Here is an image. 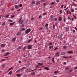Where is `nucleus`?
I'll return each mask as SVG.
<instances>
[{"label": "nucleus", "instance_id": "1", "mask_svg": "<svg viewBox=\"0 0 77 77\" xmlns=\"http://www.w3.org/2000/svg\"><path fill=\"white\" fill-rule=\"evenodd\" d=\"M30 31H31V29H30V28L27 29V30L25 31V34H28Z\"/></svg>", "mask_w": 77, "mask_h": 77}, {"label": "nucleus", "instance_id": "2", "mask_svg": "<svg viewBox=\"0 0 77 77\" xmlns=\"http://www.w3.org/2000/svg\"><path fill=\"white\" fill-rule=\"evenodd\" d=\"M38 65H37L36 66H35V68H39V67H40V65L42 66V65H43V63H41H41H38Z\"/></svg>", "mask_w": 77, "mask_h": 77}, {"label": "nucleus", "instance_id": "3", "mask_svg": "<svg viewBox=\"0 0 77 77\" xmlns=\"http://www.w3.org/2000/svg\"><path fill=\"white\" fill-rule=\"evenodd\" d=\"M32 45H29L27 46V48L29 50H30V49H32Z\"/></svg>", "mask_w": 77, "mask_h": 77}, {"label": "nucleus", "instance_id": "4", "mask_svg": "<svg viewBox=\"0 0 77 77\" xmlns=\"http://www.w3.org/2000/svg\"><path fill=\"white\" fill-rule=\"evenodd\" d=\"M18 22L19 24H22L24 23V21L23 20H19Z\"/></svg>", "mask_w": 77, "mask_h": 77}, {"label": "nucleus", "instance_id": "5", "mask_svg": "<svg viewBox=\"0 0 77 77\" xmlns=\"http://www.w3.org/2000/svg\"><path fill=\"white\" fill-rule=\"evenodd\" d=\"M59 56V53L58 52H57L55 55V56H56V57Z\"/></svg>", "mask_w": 77, "mask_h": 77}, {"label": "nucleus", "instance_id": "6", "mask_svg": "<svg viewBox=\"0 0 77 77\" xmlns=\"http://www.w3.org/2000/svg\"><path fill=\"white\" fill-rule=\"evenodd\" d=\"M30 71V69H25V72H29Z\"/></svg>", "mask_w": 77, "mask_h": 77}, {"label": "nucleus", "instance_id": "7", "mask_svg": "<svg viewBox=\"0 0 77 77\" xmlns=\"http://www.w3.org/2000/svg\"><path fill=\"white\" fill-rule=\"evenodd\" d=\"M16 40V37H14V38L12 39L11 41L12 42H15Z\"/></svg>", "mask_w": 77, "mask_h": 77}, {"label": "nucleus", "instance_id": "8", "mask_svg": "<svg viewBox=\"0 0 77 77\" xmlns=\"http://www.w3.org/2000/svg\"><path fill=\"white\" fill-rule=\"evenodd\" d=\"M53 17H54V15H51L50 16V17L51 20H54V18H53Z\"/></svg>", "mask_w": 77, "mask_h": 77}, {"label": "nucleus", "instance_id": "9", "mask_svg": "<svg viewBox=\"0 0 77 77\" xmlns=\"http://www.w3.org/2000/svg\"><path fill=\"white\" fill-rule=\"evenodd\" d=\"M8 54H9V52H7L5 54H4V56H8Z\"/></svg>", "mask_w": 77, "mask_h": 77}, {"label": "nucleus", "instance_id": "10", "mask_svg": "<svg viewBox=\"0 0 77 77\" xmlns=\"http://www.w3.org/2000/svg\"><path fill=\"white\" fill-rule=\"evenodd\" d=\"M66 30L67 32H68L69 30V27H65Z\"/></svg>", "mask_w": 77, "mask_h": 77}, {"label": "nucleus", "instance_id": "11", "mask_svg": "<svg viewBox=\"0 0 77 77\" xmlns=\"http://www.w3.org/2000/svg\"><path fill=\"white\" fill-rule=\"evenodd\" d=\"M48 24H46L45 25V27L46 29H48Z\"/></svg>", "mask_w": 77, "mask_h": 77}, {"label": "nucleus", "instance_id": "12", "mask_svg": "<svg viewBox=\"0 0 77 77\" xmlns=\"http://www.w3.org/2000/svg\"><path fill=\"white\" fill-rule=\"evenodd\" d=\"M60 72V71L58 70L54 72V74H58V73H59Z\"/></svg>", "mask_w": 77, "mask_h": 77}, {"label": "nucleus", "instance_id": "13", "mask_svg": "<svg viewBox=\"0 0 77 77\" xmlns=\"http://www.w3.org/2000/svg\"><path fill=\"white\" fill-rule=\"evenodd\" d=\"M58 21H61L62 20V17H59V18L58 19Z\"/></svg>", "mask_w": 77, "mask_h": 77}, {"label": "nucleus", "instance_id": "14", "mask_svg": "<svg viewBox=\"0 0 77 77\" xmlns=\"http://www.w3.org/2000/svg\"><path fill=\"white\" fill-rule=\"evenodd\" d=\"M72 5H73V6H75V7H76V6H77V5L76 4H75V3H74V2H72Z\"/></svg>", "mask_w": 77, "mask_h": 77}, {"label": "nucleus", "instance_id": "15", "mask_svg": "<svg viewBox=\"0 0 77 77\" xmlns=\"http://www.w3.org/2000/svg\"><path fill=\"white\" fill-rule=\"evenodd\" d=\"M9 14L6 15L4 17V18H8V17H9Z\"/></svg>", "mask_w": 77, "mask_h": 77}, {"label": "nucleus", "instance_id": "16", "mask_svg": "<svg viewBox=\"0 0 77 77\" xmlns=\"http://www.w3.org/2000/svg\"><path fill=\"white\" fill-rule=\"evenodd\" d=\"M40 4V2L39 1H38L36 3V5H38Z\"/></svg>", "mask_w": 77, "mask_h": 77}, {"label": "nucleus", "instance_id": "17", "mask_svg": "<svg viewBox=\"0 0 77 77\" xmlns=\"http://www.w3.org/2000/svg\"><path fill=\"white\" fill-rule=\"evenodd\" d=\"M26 30V28H22L20 29V31H24Z\"/></svg>", "mask_w": 77, "mask_h": 77}, {"label": "nucleus", "instance_id": "18", "mask_svg": "<svg viewBox=\"0 0 77 77\" xmlns=\"http://www.w3.org/2000/svg\"><path fill=\"white\" fill-rule=\"evenodd\" d=\"M15 8L17 9H19V7H18V6L16 5H15Z\"/></svg>", "mask_w": 77, "mask_h": 77}, {"label": "nucleus", "instance_id": "19", "mask_svg": "<svg viewBox=\"0 0 77 77\" xmlns=\"http://www.w3.org/2000/svg\"><path fill=\"white\" fill-rule=\"evenodd\" d=\"M73 52L72 51H68L67 52L68 53H69V54H71V53H72Z\"/></svg>", "mask_w": 77, "mask_h": 77}, {"label": "nucleus", "instance_id": "20", "mask_svg": "<svg viewBox=\"0 0 77 77\" xmlns=\"http://www.w3.org/2000/svg\"><path fill=\"white\" fill-rule=\"evenodd\" d=\"M45 69H46V70H49V68L48 67H45L44 68Z\"/></svg>", "mask_w": 77, "mask_h": 77}, {"label": "nucleus", "instance_id": "21", "mask_svg": "<svg viewBox=\"0 0 77 77\" xmlns=\"http://www.w3.org/2000/svg\"><path fill=\"white\" fill-rule=\"evenodd\" d=\"M15 22H14L13 23H10V26H13V25L14 24V23H15Z\"/></svg>", "mask_w": 77, "mask_h": 77}, {"label": "nucleus", "instance_id": "22", "mask_svg": "<svg viewBox=\"0 0 77 77\" xmlns=\"http://www.w3.org/2000/svg\"><path fill=\"white\" fill-rule=\"evenodd\" d=\"M63 12V11H62V10H60L59 12H60V14H62Z\"/></svg>", "mask_w": 77, "mask_h": 77}, {"label": "nucleus", "instance_id": "23", "mask_svg": "<svg viewBox=\"0 0 77 77\" xmlns=\"http://www.w3.org/2000/svg\"><path fill=\"white\" fill-rule=\"evenodd\" d=\"M65 69L66 71H68V70H69V68L66 67L65 68Z\"/></svg>", "mask_w": 77, "mask_h": 77}, {"label": "nucleus", "instance_id": "24", "mask_svg": "<svg viewBox=\"0 0 77 77\" xmlns=\"http://www.w3.org/2000/svg\"><path fill=\"white\" fill-rule=\"evenodd\" d=\"M12 69H13V67H11L8 70V71H11V70H12Z\"/></svg>", "mask_w": 77, "mask_h": 77}, {"label": "nucleus", "instance_id": "25", "mask_svg": "<svg viewBox=\"0 0 77 77\" xmlns=\"http://www.w3.org/2000/svg\"><path fill=\"white\" fill-rule=\"evenodd\" d=\"M70 11L72 12H74V10L73 8H71L70 9Z\"/></svg>", "mask_w": 77, "mask_h": 77}, {"label": "nucleus", "instance_id": "26", "mask_svg": "<svg viewBox=\"0 0 77 77\" xmlns=\"http://www.w3.org/2000/svg\"><path fill=\"white\" fill-rule=\"evenodd\" d=\"M16 75L17 77H21V74H18Z\"/></svg>", "mask_w": 77, "mask_h": 77}, {"label": "nucleus", "instance_id": "27", "mask_svg": "<svg viewBox=\"0 0 77 77\" xmlns=\"http://www.w3.org/2000/svg\"><path fill=\"white\" fill-rule=\"evenodd\" d=\"M20 34H21V33H20V32H18L17 33L16 35H17V36H18V35H20Z\"/></svg>", "mask_w": 77, "mask_h": 77}, {"label": "nucleus", "instance_id": "28", "mask_svg": "<svg viewBox=\"0 0 77 77\" xmlns=\"http://www.w3.org/2000/svg\"><path fill=\"white\" fill-rule=\"evenodd\" d=\"M65 52H62L61 53V55H65Z\"/></svg>", "mask_w": 77, "mask_h": 77}, {"label": "nucleus", "instance_id": "29", "mask_svg": "<svg viewBox=\"0 0 77 77\" xmlns=\"http://www.w3.org/2000/svg\"><path fill=\"white\" fill-rule=\"evenodd\" d=\"M26 47L25 46L23 49V51H26Z\"/></svg>", "mask_w": 77, "mask_h": 77}, {"label": "nucleus", "instance_id": "30", "mask_svg": "<svg viewBox=\"0 0 77 77\" xmlns=\"http://www.w3.org/2000/svg\"><path fill=\"white\" fill-rule=\"evenodd\" d=\"M8 22H9V23H11V22H13V21L11 20V19L8 20Z\"/></svg>", "mask_w": 77, "mask_h": 77}, {"label": "nucleus", "instance_id": "31", "mask_svg": "<svg viewBox=\"0 0 77 77\" xmlns=\"http://www.w3.org/2000/svg\"><path fill=\"white\" fill-rule=\"evenodd\" d=\"M5 47V45L3 44H1V47L2 48H3V47Z\"/></svg>", "mask_w": 77, "mask_h": 77}, {"label": "nucleus", "instance_id": "32", "mask_svg": "<svg viewBox=\"0 0 77 77\" xmlns=\"http://www.w3.org/2000/svg\"><path fill=\"white\" fill-rule=\"evenodd\" d=\"M35 75V72H32L31 73V75Z\"/></svg>", "mask_w": 77, "mask_h": 77}, {"label": "nucleus", "instance_id": "33", "mask_svg": "<svg viewBox=\"0 0 77 77\" xmlns=\"http://www.w3.org/2000/svg\"><path fill=\"white\" fill-rule=\"evenodd\" d=\"M54 3H55V2H51L50 3V5H54Z\"/></svg>", "mask_w": 77, "mask_h": 77}, {"label": "nucleus", "instance_id": "34", "mask_svg": "<svg viewBox=\"0 0 77 77\" xmlns=\"http://www.w3.org/2000/svg\"><path fill=\"white\" fill-rule=\"evenodd\" d=\"M35 1H32L31 2V4H32V5H34V4H35Z\"/></svg>", "mask_w": 77, "mask_h": 77}, {"label": "nucleus", "instance_id": "35", "mask_svg": "<svg viewBox=\"0 0 77 77\" xmlns=\"http://www.w3.org/2000/svg\"><path fill=\"white\" fill-rule=\"evenodd\" d=\"M21 46H20L17 48V50H19V49H21Z\"/></svg>", "mask_w": 77, "mask_h": 77}, {"label": "nucleus", "instance_id": "36", "mask_svg": "<svg viewBox=\"0 0 77 77\" xmlns=\"http://www.w3.org/2000/svg\"><path fill=\"white\" fill-rule=\"evenodd\" d=\"M12 73V71H10V72H8V74H10V75H11Z\"/></svg>", "mask_w": 77, "mask_h": 77}, {"label": "nucleus", "instance_id": "37", "mask_svg": "<svg viewBox=\"0 0 77 77\" xmlns=\"http://www.w3.org/2000/svg\"><path fill=\"white\" fill-rule=\"evenodd\" d=\"M5 24H6V23L5 22H2V25L3 26H5Z\"/></svg>", "mask_w": 77, "mask_h": 77}, {"label": "nucleus", "instance_id": "38", "mask_svg": "<svg viewBox=\"0 0 77 77\" xmlns=\"http://www.w3.org/2000/svg\"><path fill=\"white\" fill-rule=\"evenodd\" d=\"M63 48L64 49H66V45H64L63 47Z\"/></svg>", "mask_w": 77, "mask_h": 77}, {"label": "nucleus", "instance_id": "39", "mask_svg": "<svg viewBox=\"0 0 77 77\" xmlns=\"http://www.w3.org/2000/svg\"><path fill=\"white\" fill-rule=\"evenodd\" d=\"M68 8H69V7H67L66 8L64 9V10L65 11H66L68 10Z\"/></svg>", "mask_w": 77, "mask_h": 77}, {"label": "nucleus", "instance_id": "40", "mask_svg": "<svg viewBox=\"0 0 77 77\" xmlns=\"http://www.w3.org/2000/svg\"><path fill=\"white\" fill-rule=\"evenodd\" d=\"M49 48L50 49H51V48H53V45H52L51 46H49Z\"/></svg>", "mask_w": 77, "mask_h": 77}, {"label": "nucleus", "instance_id": "41", "mask_svg": "<svg viewBox=\"0 0 77 77\" xmlns=\"http://www.w3.org/2000/svg\"><path fill=\"white\" fill-rule=\"evenodd\" d=\"M25 57H26L27 58L28 57H29V55L28 54H26V55Z\"/></svg>", "mask_w": 77, "mask_h": 77}, {"label": "nucleus", "instance_id": "42", "mask_svg": "<svg viewBox=\"0 0 77 77\" xmlns=\"http://www.w3.org/2000/svg\"><path fill=\"white\" fill-rule=\"evenodd\" d=\"M43 29V27H42L41 26L40 27V30H42Z\"/></svg>", "mask_w": 77, "mask_h": 77}, {"label": "nucleus", "instance_id": "43", "mask_svg": "<svg viewBox=\"0 0 77 77\" xmlns=\"http://www.w3.org/2000/svg\"><path fill=\"white\" fill-rule=\"evenodd\" d=\"M24 24H22L20 25V27H24Z\"/></svg>", "mask_w": 77, "mask_h": 77}, {"label": "nucleus", "instance_id": "44", "mask_svg": "<svg viewBox=\"0 0 77 77\" xmlns=\"http://www.w3.org/2000/svg\"><path fill=\"white\" fill-rule=\"evenodd\" d=\"M22 6H23V5H22V4H20L19 5V7H20V8H21V7H22Z\"/></svg>", "mask_w": 77, "mask_h": 77}, {"label": "nucleus", "instance_id": "45", "mask_svg": "<svg viewBox=\"0 0 77 77\" xmlns=\"http://www.w3.org/2000/svg\"><path fill=\"white\" fill-rule=\"evenodd\" d=\"M63 57L65 59H68V58H69V57Z\"/></svg>", "mask_w": 77, "mask_h": 77}, {"label": "nucleus", "instance_id": "46", "mask_svg": "<svg viewBox=\"0 0 77 77\" xmlns=\"http://www.w3.org/2000/svg\"><path fill=\"white\" fill-rule=\"evenodd\" d=\"M54 20L55 21H57V17H56L55 18Z\"/></svg>", "mask_w": 77, "mask_h": 77}, {"label": "nucleus", "instance_id": "47", "mask_svg": "<svg viewBox=\"0 0 77 77\" xmlns=\"http://www.w3.org/2000/svg\"><path fill=\"white\" fill-rule=\"evenodd\" d=\"M20 71H21V70L20 69H18L16 71V72H18Z\"/></svg>", "mask_w": 77, "mask_h": 77}, {"label": "nucleus", "instance_id": "48", "mask_svg": "<svg viewBox=\"0 0 77 77\" xmlns=\"http://www.w3.org/2000/svg\"><path fill=\"white\" fill-rule=\"evenodd\" d=\"M58 38L59 39H60L61 38V36L60 35H59L58 37Z\"/></svg>", "mask_w": 77, "mask_h": 77}, {"label": "nucleus", "instance_id": "49", "mask_svg": "<svg viewBox=\"0 0 77 77\" xmlns=\"http://www.w3.org/2000/svg\"><path fill=\"white\" fill-rule=\"evenodd\" d=\"M57 49H59V48H58L56 47V48H55L54 49V51H56V50H57Z\"/></svg>", "mask_w": 77, "mask_h": 77}, {"label": "nucleus", "instance_id": "50", "mask_svg": "<svg viewBox=\"0 0 77 77\" xmlns=\"http://www.w3.org/2000/svg\"><path fill=\"white\" fill-rule=\"evenodd\" d=\"M56 2L57 3H59L60 0H56Z\"/></svg>", "mask_w": 77, "mask_h": 77}, {"label": "nucleus", "instance_id": "51", "mask_svg": "<svg viewBox=\"0 0 77 77\" xmlns=\"http://www.w3.org/2000/svg\"><path fill=\"white\" fill-rule=\"evenodd\" d=\"M32 40V39H30L29 40L28 42H27V43H29V42H30V41H31Z\"/></svg>", "mask_w": 77, "mask_h": 77}, {"label": "nucleus", "instance_id": "52", "mask_svg": "<svg viewBox=\"0 0 77 77\" xmlns=\"http://www.w3.org/2000/svg\"><path fill=\"white\" fill-rule=\"evenodd\" d=\"M66 14H67V15H68L69 14V13H68V10H67L66 11Z\"/></svg>", "mask_w": 77, "mask_h": 77}, {"label": "nucleus", "instance_id": "53", "mask_svg": "<svg viewBox=\"0 0 77 77\" xmlns=\"http://www.w3.org/2000/svg\"><path fill=\"white\" fill-rule=\"evenodd\" d=\"M26 69V67H23L20 70H23V69Z\"/></svg>", "mask_w": 77, "mask_h": 77}, {"label": "nucleus", "instance_id": "54", "mask_svg": "<svg viewBox=\"0 0 77 77\" xmlns=\"http://www.w3.org/2000/svg\"><path fill=\"white\" fill-rule=\"evenodd\" d=\"M73 16L75 18V19H77V17L76 16H75V15H73Z\"/></svg>", "mask_w": 77, "mask_h": 77}, {"label": "nucleus", "instance_id": "55", "mask_svg": "<svg viewBox=\"0 0 77 77\" xmlns=\"http://www.w3.org/2000/svg\"><path fill=\"white\" fill-rule=\"evenodd\" d=\"M5 50H2L1 51V52L2 53H4V52H5Z\"/></svg>", "mask_w": 77, "mask_h": 77}, {"label": "nucleus", "instance_id": "56", "mask_svg": "<svg viewBox=\"0 0 77 77\" xmlns=\"http://www.w3.org/2000/svg\"><path fill=\"white\" fill-rule=\"evenodd\" d=\"M43 5L44 6H46L47 5V4H46V3H44L43 4Z\"/></svg>", "mask_w": 77, "mask_h": 77}, {"label": "nucleus", "instance_id": "57", "mask_svg": "<svg viewBox=\"0 0 77 77\" xmlns=\"http://www.w3.org/2000/svg\"><path fill=\"white\" fill-rule=\"evenodd\" d=\"M49 44V45H51L53 44V43L51 42H50Z\"/></svg>", "mask_w": 77, "mask_h": 77}, {"label": "nucleus", "instance_id": "58", "mask_svg": "<svg viewBox=\"0 0 77 77\" xmlns=\"http://www.w3.org/2000/svg\"><path fill=\"white\" fill-rule=\"evenodd\" d=\"M75 32V30L73 29L72 31V32L73 33H74V32Z\"/></svg>", "mask_w": 77, "mask_h": 77}, {"label": "nucleus", "instance_id": "59", "mask_svg": "<svg viewBox=\"0 0 77 77\" xmlns=\"http://www.w3.org/2000/svg\"><path fill=\"white\" fill-rule=\"evenodd\" d=\"M52 62H54V58H52Z\"/></svg>", "mask_w": 77, "mask_h": 77}, {"label": "nucleus", "instance_id": "60", "mask_svg": "<svg viewBox=\"0 0 77 77\" xmlns=\"http://www.w3.org/2000/svg\"><path fill=\"white\" fill-rule=\"evenodd\" d=\"M42 17V16L40 15L39 16V17H38V18H39V19H40Z\"/></svg>", "mask_w": 77, "mask_h": 77}, {"label": "nucleus", "instance_id": "61", "mask_svg": "<svg viewBox=\"0 0 77 77\" xmlns=\"http://www.w3.org/2000/svg\"><path fill=\"white\" fill-rule=\"evenodd\" d=\"M1 61H5V59H2L1 60Z\"/></svg>", "mask_w": 77, "mask_h": 77}, {"label": "nucleus", "instance_id": "62", "mask_svg": "<svg viewBox=\"0 0 77 77\" xmlns=\"http://www.w3.org/2000/svg\"><path fill=\"white\" fill-rule=\"evenodd\" d=\"M11 18H14V15H11Z\"/></svg>", "mask_w": 77, "mask_h": 77}, {"label": "nucleus", "instance_id": "63", "mask_svg": "<svg viewBox=\"0 0 77 77\" xmlns=\"http://www.w3.org/2000/svg\"><path fill=\"white\" fill-rule=\"evenodd\" d=\"M27 75H23L24 77H27Z\"/></svg>", "mask_w": 77, "mask_h": 77}, {"label": "nucleus", "instance_id": "64", "mask_svg": "<svg viewBox=\"0 0 77 77\" xmlns=\"http://www.w3.org/2000/svg\"><path fill=\"white\" fill-rule=\"evenodd\" d=\"M31 20H34V18L32 17L31 18Z\"/></svg>", "mask_w": 77, "mask_h": 77}]
</instances>
